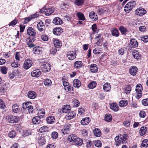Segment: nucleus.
<instances>
[{
	"instance_id": "12",
	"label": "nucleus",
	"mask_w": 148,
	"mask_h": 148,
	"mask_svg": "<svg viewBox=\"0 0 148 148\" xmlns=\"http://www.w3.org/2000/svg\"><path fill=\"white\" fill-rule=\"evenodd\" d=\"M76 53L74 51L70 52L68 53L67 57L70 60H73L76 58Z\"/></svg>"
},
{
	"instance_id": "27",
	"label": "nucleus",
	"mask_w": 148,
	"mask_h": 148,
	"mask_svg": "<svg viewBox=\"0 0 148 148\" xmlns=\"http://www.w3.org/2000/svg\"><path fill=\"white\" fill-rule=\"evenodd\" d=\"M130 43L132 47L135 48L138 47V43L135 39H132L130 40Z\"/></svg>"
},
{
	"instance_id": "4",
	"label": "nucleus",
	"mask_w": 148,
	"mask_h": 148,
	"mask_svg": "<svg viewBox=\"0 0 148 148\" xmlns=\"http://www.w3.org/2000/svg\"><path fill=\"white\" fill-rule=\"evenodd\" d=\"M8 121L10 123H17L19 121V117L15 116L10 115L8 117Z\"/></svg>"
},
{
	"instance_id": "54",
	"label": "nucleus",
	"mask_w": 148,
	"mask_h": 148,
	"mask_svg": "<svg viewBox=\"0 0 148 148\" xmlns=\"http://www.w3.org/2000/svg\"><path fill=\"white\" fill-rule=\"evenodd\" d=\"M1 71L2 73L6 74L7 73V68L5 66L2 67L1 68Z\"/></svg>"
},
{
	"instance_id": "25",
	"label": "nucleus",
	"mask_w": 148,
	"mask_h": 148,
	"mask_svg": "<svg viewBox=\"0 0 148 148\" xmlns=\"http://www.w3.org/2000/svg\"><path fill=\"white\" fill-rule=\"evenodd\" d=\"M38 116L41 119L44 117L45 115V112L44 109H41L38 110Z\"/></svg>"
},
{
	"instance_id": "63",
	"label": "nucleus",
	"mask_w": 148,
	"mask_h": 148,
	"mask_svg": "<svg viewBox=\"0 0 148 148\" xmlns=\"http://www.w3.org/2000/svg\"><path fill=\"white\" fill-rule=\"evenodd\" d=\"M139 29L140 31L144 32L146 31V27L144 26H141L140 27Z\"/></svg>"
},
{
	"instance_id": "1",
	"label": "nucleus",
	"mask_w": 148,
	"mask_h": 148,
	"mask_svg": "<svg viewBox=\"0 0 148 148\" xmlns=\"http://www.w3.org/2000/svg\"><path fill=\"white\" fill-rule=\"evenodd\" d=\"M127 135L125 134H124L122 135H120L119 136H116L115 138L116 145L119 146L121 144L123 143L127 139Z\"/></svg>"
},
{
	"instance_id": "30",
	"label": "nucleus",
	"mask_w": 148,
	"mask_h": 148,
	"mask_svg": "<svg viewBox=\"0 0 148 148\" xmlns=\"http://www.w3.org/2000/svg\"><path fill=\"white\" fill-rule=\"evenodd\" d=\"M74 143L75 145L80 146L82 144L83 140L80 138H76L74 141Z\"/></svg>"
},
{
	"instance_id": "39",
	"label": "nucleus",
	"mask_w": 148,
	"mask_h": 148,
	"mask_svg": "<svg viewBox=\"0 0 148 148\" xmlns=\"http://www.w3.org/2000/svg\"><path fill=\"white\" fill-rule=\"evenodd\" d=\"M127 101L126 100H123L120 101L119 105L121 107H123L127 106Z\"/></svg>"
},
{
	"instance_id": "20",
	"label": "nucleus",
	"mask_w": 148,
	"mask_h": 148,
	"mask_svg": "<svg viewBox=\"0 0 148 148\" xmlns=\"http://www.w3.org/2000/svg\"><path fill=\"white\" fill-rule=\"evenodd\" d=\"M137 69L135 66H133L129 69V72L131 75H135L137 73Z\"/></svg>"
},
{
	"instance_id": "22",
	"label": "nucleus",
	"mask_w": 148,
	"mask_h": 148,
	"mask_svg": "<svg viewBox=\"0 0 148 148\" xmlns=\"http://www.w3.org/2000/svg\"><path fill=\"white\" fill-rule=\"evenodd\" d=\"M27 96L29 98L33 99L36 98V93L34 91H31L28 92Z\"/></svg>"
},
{
	"instance_id": "47",
	"label": "nucleus",
	"mask_w": 148,
	"mask_h": 148,
	"mask_svg": "<svg viewBox=\"0 0 148 148\" xmlns=\"http://www.w3.org/2000/svg\"><path fill=\"white\" fill-rule=\"evenodd\" d=\"M96 82L95 81H92L90 82L88 85V87L89 88L93 89L96 86Z\"/></svg>"
},
{
	"instance_id": "34",
	"label": "nucleus",
	"mask_w": 148,
	"mask_h": 148,
	"mask_svg": "<svg viewBox=\"0 0 148 148\" xmlns=\"http://www.w3.org/2000/svg\"><path fill=\"white\" fill-rule=\"evenodd\" d=\"M45 140L43 137H39L38 140V143L40 145H43L45 143Z\"/></svg>"
},
{
	"instance_id": "52",
	"label": "nucleus",
	"mask_w": 148,
	"mask_h": 148,
	"mask_svg": "<svg viewBox=\"0 0 148 148\" xmlns=\"http://www.w3.org/2000/svg\"><path fill=\"white\" fill-rule=\"evenodd\" d=\"M44 84L45 86H50L51 85L52 82L51 80L47 79L44 81Z\"/></svg>"
},
{
	"instance_id": "10",
	"label": "nucleus",
	"mask_w": 148,
	"mask_h": 148,
	"mask_svg": "<svg viewBox=\"0 0 148 148\" xmlns=\"http://www.w3.org/2000/svg\"><path fill=\"white\" fill-rule=\"evenodd\" d=\"M27 34L30 36H31L32 37H34L36 35V32L35 31L32 27H29L27 31Z\"/></svg>"
},
{
	"instance_id": "19",
	"label": "nucleus",
	"mask_w": 148,
	"mask_h": 148,
	"mask_svg": "<svg viewBox=\"0 0 148 148\" xmlns=\"http://www.w3.org/2000/svg\"><path fill=\"white\" fill-rule=\"evenodd\" d=\"M89 16L90 18L92 19V20L96 21L98 19L97 14L93 11H92L90 12Z\"/></svg>"
},
{
	"instance_id": "51",
	"label": "nucleus",
	"mask_w": 148,
	"mask_h": 148,
	"mask_svg": "<svg viewBox=\"0 0 148 148\" xmlns=\"http://www.w3.org/2000/svg\"><path fill=\"white\" fill-rule=\"evenodd\" d=\"M58 136V133L56 132H53L51 134V137L53 139H56Z\"/></svg>"
},
{
	"instance_id": "61",
	"label": "nucleus",
	"mask_w": 148,
	"mask_h": 148,
	"mask_svg": "<svg viewBox=\"0 0 148 148\" xmlns=\"http://www.w3.org/2000/svg\"><path fill=\"white\" fill-rule=\"evenodd\" d=\"M29 102H28L27 103H24L23 104L22 107L24 109H26L28 108V107L29 106V105L28 104V103H29Z\"/></svg>"
},
{
	"instance_id": "40",
	"label": "nucleus",
	"mask_w": 148,
	"mask_h": 148,
	"mask_svg": "<svg viewBox=\"0 0 148 148\" xmlns=\"http://www.w3.org/2000/svg\"><path fill=\"white\" fill-rule=\"evenodd\" d=\"M119 29L122 34L126 35V33L127 31V29L126 28L122 26H121L120 27Z\"/></svg>"
},
{
	"instance_id": "43",
	"label": "nucleus",
	"mask_w": 148,
	"mask_h": 148,
	"mask_svg": "<svg viewBox=\"0 0 148 148\" xmlns=\"http://www.w3.org/2000/svg\"><path fill=\"white\" fill-rule=\"evenodd\" d=\"M75 116V113L73 112H71L68 114V115L66 117L68 119H71Z\"/></svg>"
},
{
	"instance_id": "6",
	"label": "nucleus",
	"mask_w": 148,
	"mask_h": 148,
	"mask_svg": "<svg viewBox=\"0 0 148 148\" xmlns=\"http://www.w3.org/2000/svg\"><path fill=\"white\" fill-rule=\"evenodd\" d=\"M146 11L142 8H137L135 11V14L138 16H142L146 13Z\"/></svg>"
},
{
	"instance_id": "21",
	"label": "nucleus",
	"mask_w": 148,
	"mask_h": 148,
	"mask_svg": "<svg viewBox=\"0 0 148 148\" xmlns=\"http://www.w3.org/2000/svg\"><path fill=\"white\" fill-rule=\"evenodd\" d=\"M42 68L46 69V71H49L51 69L50 65L49 63L45 62H43L42 63Z\"/></svg>"
},
{
	"instance_id": "5",
	"label": "nucleus",
	"mask_w": 148,
	"mask_h": 148,
	"mask_svg": "<svg viewBox=\"0 0 148 148\" xmlns=\"http://www.w3.org/2000/svg\"><path fill=\"white\" fill-rule=\"evenodd\" d=\"M32 64V61L27 59L24 61L23 64V68L26 70H27L31 66Z\"/></svg>"
},
{
	"instance_id": "53",
	"label": "nucleus",
	"mask_w": 148,
	"mask_h": 148,
	"mask_svg": "<svg viewBox=\"0 0 148 148\" xmlns=\"http://www.w3.org/2000/svg\"><path fill=\"white\" fill-rule=\"evenodd\" d=\"M94 144L97 147H100L102 145V143L101 141L99 140H95L94 142Z\"/></svg>"
},
{
	"instance_id": "29",
	"label": "nucleus",
	"mask_w": 148,
	"mask_h": 148,
	"mask_svg": "<svg viewBox=\"0 0 148 148\" xmlns=\"http://www.w3.org/2000/svg\"><path fill=\"white\" fill-rule=\"evenodd\" d=\"M111 88L110 84L108 83H106L104 84L103 86V89L106 92L109 91Z\"/></svg>"
},
{
	"instance_id": "50",
	"label": "nucleus",
	"mask_w": 148,
	"mask_h": 148,
	"mask_svg": "<svg viewBox=\"0 0 148 148\" xmlns=\"http://www.w3.org/2000/svg\"><path fill=\"white\" fill-rule=\"evenodd\" d=\"M16 135V133L15 131L12 130L10 131L8 134V136L10 137L13 138L15 137Z\"/></svg>"
},
{
	"instance_id": "38",
	"label": "nucleus",
	"mask_w": 148,
	"mask_h": 148,
	"mask_svg": "<svg viewBox=\"0 0 148 148\" xmlns=\"http://www.w3.org/2000/svg\"><path fill=\"white\" fill-rule=\"evenodd\" d=\"M147 130V127H142L140 129V135L141 136L144 135L146 133Z\"/></svg>"
},
{
	"instance_id": "36",
	"label": "nucleus",
	"mask_w": 148,
	"mask_h": 148,
	"mask_svg": "<svg viewBox=\"0 0 148 148\" xmlns=\"http://www.w3.org/2000/svg\"><path fill=\"white\" fill-rule=\"evenodd\" d=\"M111 33L113 36L115 37H118L119 34L118 30L115 28H114L112 30Z\"/></svg>"
},
{
	"instance_id": "28",
	"label": "nucleus",
	"mask_w": 148,
	"mask_h": 148,
	"mask_svg": "<svg viewBox=\"0 0 148 148\" xmlns=\"http://www.w3.org/2000/svg\"><path fill=\"white\" fill-rule=\"evenodd\" d=\"M73 86L76 88H79L81 85L80 81L78 79H75L73 80Z\"/></svg>"
},
{
	"instance_id": "57",
	"label": "nucleus",
	"mask_w": 148,
	"mask_h": 148,
	"mask_svg": "<svg viewBox=\"0 0 148 148\" xmlns=\"http://www.w3.org/2000/svg\"><path fill=\"white\" fill-rule=\"evenodd\" d=\"M18 20L16 19H14L11 21L9 24V26H14L16 24Z\"/></svg>"
},
{
	"instance_id": "9",
	"label": "nucleus",
	"mask_w": 148,
	"mask_h": 148,
	"mask_svg": "<svg viewBox=\"0 0 148 148\" xmlns=\"http://www.w3.org/2000/svg\"><path fill=\"white\" fill-rule=\"evenodd\" d=\"M32 123L34 124L42 123V121L39 117L38 116L34 117L32 120Z\"/></svg>"
},
{
	"instance_id": "15",
	"label": "nucleus",
	"mask_w": 148,
	"mask_h": 148,
	"mask_svg": "<svg viewBox=\"0 0 148 148\" xmlns=\"http://www.w3.org/2000/svg\"><path fill=\"white\" fill-rule=\"evenodd\" d=\"M41 74V72L39 69L34 70L31 73V75L33 77H39Z\"/></svg>"
},
{
	"instance_id": "37",
	"label": "nucleus",
	"mask_w": 148,
	"mask_h": 148,
	"mask_svg": "<svg viewBox=\"0 0 148 148\" xmlns=\"http://www.w3.org/2000/svg\"><path fill=\"white\" fill-rule=\"evenodd\" d=\"M110 107L111 109L114 111H116L118 110V106L116 103H112L110 104Z\"/></svg>"
},
{
	"instance_id": "23",
	"label": "nucleus",
	"mask_w": 148,
	"mask_h": 148,
	"mask_svg": "<svg viewBox=\"0 0 148 148\" xmlns=\"http://www.w3.org/2000/svg\"><path fill=\"white\" fill-rule=\"evenodd\" d=\"M70 107L69 105H65L63 106L62 108V112L64 113H66L70 111Z\"/></svg>"
},
{
	"instance_id": "7",
	"label": "nucleus",
	"mask_w": 148,
	"mask_h": 148,
	"mask_svg": "<svg viewBox=\"0 0 148 148\" xmlns=\"http://www.w3.org/2000/svg\"><path fill=\"white\" fill-rule=\"evenodd\" d=\"M35 40V38L34 37H29L27 39L26 41L27 44L28 45L29 47H32L35 46V45L32 43Z\"/></svg>"
},
{
	"instance_id": "42",
	"label": "nucleus",
	"mask_w": 148,
	"mask_h": 148,
	"mask_svg": "<svg viewBox=\"0 0 148 148\" xmlns=\"http://www.w3.org/2000/svg\"><path fill=\"white\" fill-rule=\"evenodd\" d=\"M142 148H146L148 146V140L145 139L144 140L141 144Z\"/></svg>"
},
{
	"instance_id": "60",
	"label": "nucleus",
	"mask_w": 148,
	"mask_h": 148,
	"mask_svg": "<svg viewBox=\"0 0 148 148\" xmlns=\"http://www.w3.org/2000/svg\"><path fill=\"white\" fill-rule=\"evenodd\" d=\"M57 52V49L56 47L52 48L50 50V52L51 54H54Z\"/></svg>"
},
{
	"instance_id": "35",
	"label": "nucleus",
	"mask_w": 148,
	"mask_h": 148,
	"mask_svg": "<svg viewBox=\"0 0 148 148\" xmlns=\"http://www.w3.org/2000/svg\"><path fill=\"white\" fill-rule=\"evenodd\" d=\"M54 11V9L53 8H49L45 12V14L46 16H49L52 14Z\"/></svg>"
},
{
	"instance_id": "8",
	"label": "nucleus",
	"mask_w": 148,
	"mask_h": 148,
	"mask_svg": "<svg viewBox=\"0 0 148 148\" xmlns=\"http://www.w3.org/2000/svg\"><path fill=\"white\" fill-rule=\"evenodd\" d=\"M71 126V125L69 123L66 124L64 126V128L62 129V132L64 135L66 134L69 133V128Z\"/></svg>"
},
{
	"instance_id": "62",
	"label": "nucleus",
	"mask_w": 148,
	"mask_h": 148,
	"mask_svg": "<svg viewBox=\"0 0 148 148\" xmlns=\"http://www.w3.org/2000/svg\"><path fill=\"white\" fill-rule=\"evenodd\" d=\"M131 90V87L130 86H127L125 90V92L126 94L129 93Z\"/></svg>"
},
{
	"instance_id": "3",
	"label": "nucleus",
	"mask_w": 148,
	"mask_h": 148,
	"mask_svg": "<svg viewBox=\"0 0 148 148\" xmlns=\"http://www.w3.org/2000/svg\"><path fill=\"white\" fill-rule=\"evenodd\" d=\"M142 91V85L140 84H138L136 86V91L137 93V95L136 96V98L139 99L141 97Z\"/></svg>"
},
{
	"instance_id": "64",
	"label": "nucleus",
	"mask_w": 148,
	"mask_h": 148,
	"mask_svg": "<svg viewBox=\"0 0 148 148\" xmlns=\"http://www.w3.org/2000/svg\"><path fill=\"white\" fill-rule=\"evenodd\" d=\"M48 129V127L46 126H42L40 129V130H41L42 132L46 131Z\"/></svg>"
},
{
	"instance_id": "59",
	"label": "nucleus",
	"mask_w": 148,
	"mask_h": 148,
	"mask_svg": "<svg viewBox=\"0 0 148 148\" xmlns=\"http://www.w3.org/2000/svg\"><path fill=\"white\" fill-rule=\"evenodd\" d=\"M5 108V105L4 102L1 99H0V108L4 109Z\"/></svg>"
},
{
	"instance_id": "46",
	"label": "nucleus",
	"mask_w": 148,
	"mask_h": 148,
	"mask_svg": "<svg viewBox=\"0 0 148 148\" xmlns=\"http://www.w3.org/2000/svg\"><path fill=\"white\" fill-rule=\"evenodd\" d=\"M112 120V116L110 114H106L105 116V120L108 122H110Z\"/></svg>"
},
{
	"instance_id": "16",
	"label": "nucleus",
	"mask_w": 148,
	"mask_h": 148,
	"mask_svg": "<svg viewBox=\"0 0 148 148\" xmlns=\"http://www.w3.org/2000/svg\"><path fill=\"white\" fill-rule=\"evenodd\" d=\"M53 23L56 25H59L62 24L63 22L60 18L58 17H56L53 19Z\"/></svg>"
},
{
	"instance_id": "41",
	"label": "nucleus",
	"mask_w": 148,
	"mask_h": 148,
	"mask_svg": "<svg viewBox=\"0 0 148 148\" xmlns=\"http://www.w3.org/2000/svg\"><path fill=\"white\" fill-rule=\"evenodd\" d=\"M84 3V0H75L74 3L76 5L80 6L83 4Z\"/></svg>"
},
{
	"instance_id": "11",
	"label": "nucleus",
	"mask_w": 148,
	"mask_h": 148,
	"mask_svg": "<svg viewBox=\"0 0 148 148\" xmlns=\"http://www.w3.org/2000/svg\"><path fill=\"white\" fill-rule=\"evenodd\" d=\"M12 110L13 112L18 113L21 111V108H20L19 106L17 104H15L12 106Z\"/></svg>"
},
{
	"instance_id": "33",
	"label": "nucleus",
	"mask_w": 148,
	"mask_h": 148,
	"mask_svg": "<svg viewBox=\"0 0 148 148\" xmlns=\"http://www.w3.org/2000/svg\"><path fill=\"white\" fill-rule=\"evenodd\" d=\"M53 43L55 47L60 48L62 45L61 42L58 40H55Z\"/></svg>"
},
{
	"instance_id": "24",
	"label": "nucleus",
	"mask_w": 148,
	"mask_h": 148,
	"mask_svg": "<svg viewBox=\"0 0 148 148\" xmlns=\"http://www.w3.org/2000/svg\"><path fill=\"white\" fill-rule=\"evenodd\" d=\"M82 66V63L80 61H76L75 62L74 65V67L77 69H79L81 68Z\"/></svg>"
},
{
	"instance_id": "13",
	"label": "nucleus",
	"mask_w": 148,
	"mask_h": 148,
	"mask_svg": "<svg viewBox=\"0 0 148 148\" xmlns=\"http://www.w3.org/2000/svg\"><path fill=\"white\" fill-rule=\"evenodd\" d=\"M37 27L39 31L40 32L44 31L45 27L44 23L42 21H40L37 25Z\"/></svg>"
},
{
	"instance_id": "31",
	"label": "nucleus",
	"mask_w": 148,
	"mask_h": 148,
	"mask_svg": "<svg viewBox=\"0 0 148 148\" xmlns=\"http://www.w3.org/2000/svg\"><path fill=\"white\" fill-rule=\"evenodd\" d=\"M93 132L95 135L97 137H99L101 135L100 130L98 128H96L94 130Z\"/></svg>"
},
{
	"instance_id": "17",
	"label": "nucleus",
	"mask_w": 148,
	"mask_h": 148,
	"mask_svg": "<svg viewBox=\"0 0 148 148\" xmlns=\"http://www.w3.org/2000/svg\"><path fill=\"white\" fill-rule=\"evenodd\" d=\"M62 32V29L60 27L55 28L53 30V33L56 35H60Z\"/></svg>"
},
{
	"instance_id": "45",
	"label": "nucleus",
	"mask_w": 148,
	"mask_h": 148,
	"mask_svg": "<svg viewBox=\"0 0 148 148\" xmlns=\"http://www.w3.org/2000/svg\"><path fill=\"white\" fill-rule=\"evenodd\" d=\"M132 55L134 57L137 59H138L140 57L139 52L136 51H133L132 52Z\"/></svg>"
},
{
	"instance_id": "44",
	"label": "nucleus",
	"mask_w": 148,
	"mask_h": 148,
	"mask_svg": "<svg viewBox=\"0 0 148 148\" xmlns=\"http://www.w3.org/2000/svg\"><path fill=\"white\" fill-rule=\"evenodd\" d=\"M76 137V135L74 134H72L68 136V140L70 141L71 142L72 141H74L76 138H75Z\"/></svg>"
},
{
	"instance_id": "56",
	"label": "nucleus",
	"mask_w": 148,
	"mask_h": 148,
	"mask_svg": "<svg viewBox=\"0 0 148 148\" xmlns=\"http://www.w3.org/2000/svg\"><path fill=\"white\" fill-rule=\"evenodd\" d=\"M141 40L145 42H148V36H143L141 38Z\"/></svg>"
},
{
	"instance_id": "32",
	"label": "nucleus",
	"mask_w": 148,
	"mask_h": 148,
	"mask_svg": "<svg viewBox=\"0 0 148 148\" xmlns=\"http://www.w3.org/2000/svg\"><path fill=\"white\" fill-rule=\"evenodd\" d=\"M55 121V118L53 116H50L47 119V121L48 123H53Z\"/></svg>"
},
{
	"instance_id": "14",
	"label": "nucleus",
	"mask_w": 148,
	"mask_h": 148,
	"mask_svg": "<svg viewBox=\"0 0 148 148\" xmlns=\"http://www.w3.org/2000/svg\"><path fill=\"white\" fill-rule=\"evenodd\" d=\"M38 14H34L31 15V16L29 17L25 18V20L24 21V24H26L29 21L33 18L38 17Z\"/></svg>"
},
{
	"instance_id": "58",
	"label": "nucleus",
	"mask_w": 148,
	"mask_h": 148,
	"mask_svg": "<svg viewBox=\"0 0 148 148\" xmlns=\"http://www.w3.org/2000/svg\"><path fill=\"white\" fill-rule=\"evenodd\" d=\"M142 103L145 106H148V99H145L142 100Z\"/></svg>"
},
{
	"instance_id": "48",
	"label": "nucleus",
	"mask_w": 148,
	"mask_h": 148,
	"mask_svg": "<svg viewBox=\"0 0 148 148\" xmlns=\"http://www.w3.org/2000/svg\"><path fill=\"white\" fill-rule=\"evenodd\" d=\"M77 17L79 19L84 21L85 20L84 16L83 14L81 12H79L77 14Z\"/></svg>"
},
{
	"instance_id": "26",
	"label": "nucleus",
	"mask_w": 148,
	"mask_h": 148,
	"mask_svg": "<svg viewBox=\"0 0 148 148\" xmlns=\"http://www.w3.org/2000/svg\"><path fill=\"white\" fill-rule=\"evenodd\" d=\"M90 121V119L89 117H86L81 120V123L82 125H85L89 123Z\"/></svg>"
},
{
	"instance_id": "49",
	"label": "nucleus",
	"mask_w": 148,
	"mask_h": 148,
	"mask_svg": "<svg viewBox=\"0 0 148 148\" xmlns=\"http://www.w3.org/2000/svg\"><path fill=\"white\" fill-rule=\"evenodd\" d=\"M22 54V52H16L15 55V58L18 61L20 60V58H22L21 55Z\"/></svg>"
},
{
	"instance_id": "55",
	"label": "nucleus",
	"mask_w": 148,
	"mask_h": 148,
	"mask_svg": "<svg viewBox=\"0 0 148 148\" xmlns=\"http://www.w3.org/2000/svg\"><path fill=\"white\" fill-rule=\"evenodd\" d=\"M20 65V64L17 62L14 61L12 62L11 64V66L13 67H17L19 66Z\"/></svg>"
},
{
	"instance_id": "18",
	"label": "nucleus",
	"mask_w": 148,
	"mask_h": 148,
	"mask_svg": "<svg viewBox=\"0 0 148 148\" xmlns=\"http://www.w3.org/2000/svg\"><path fill=\"white\" fill-rule=\"evenodd\" d=\"M90 70L91 72L95 73L98 71V68L96 64H92L90 66Z\"/></svg>"
},
{
	"instance_id": "2",
	"label": "nucleus",
	"mask_w": 148,
	"mask_h": 148,
	"mask_svg": "<svg viewBox=\"0 0 148 148\" xmlns=\"http://www.w3.org/2000/svg\"><path fill=\"white\" fill-rule=\"evenodd\" d=\"M136 4V1H131L129 2L124 7L125 11L127 12H129L135 7Z\"/></svg>"
}]
</instances>
